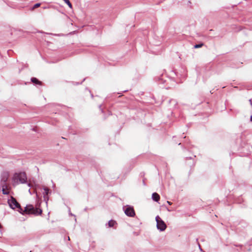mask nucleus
Masks as SVG:
<instances>
[{"instance_id": "nucleus-1", "label": "nucleus", "mask_w": 252, "mask_h": 252, "mask_svg": "<svg viewBox=\"0 0 252 252\" xmlns=\"http://www.w3.org/2000/svg\"><path fill=\"white\" fill-rule=\"evenodd\" d=\"M42 211L41 209L35 207L34 208L32 205H27L24 210H22V213L24 214H33L34 215H39L42 214Z\"/></svg>"}, {"instance_id": "nucleus-2", "label": "nucleus", "mask_w": 252, "mask_h": 252, "mask_svg": "<svg viewBox=\"0 0 252 252\" xmlns=\"http://www.w3.org/2000/svg\"><path fill=\"white\" fill-rule=\"evenodd\" d=\"M27 179L26 174L25 172H21L19 173L14 174L12 178V181L13 184L17 185L19 183H25L26 182Z\"/></svg>"}, {"instance_id": "nucleus-3", "label": "nucleus", "mask_w": 252, "mask_h": 252, "mask_svg": "<svg viewBox=\"0 0 252 252\" xmlns=\"http://www.w3.org/2000/svg\"><path fill=\"white\" fill-rule=\"evenodd\" d=\"M8 203L9 206L12 209H17L18 211H19L22 214H24V213H22V209L20 204L16 201L15 198H14L13 197L11 196V199L8 200Z\"/></svg>"}, {"instance_id": "nucleus-4", "label": "nucleus", "mask_w": 252, "mask_h": 252, "mask_svg": "<svg viewBox=\"0 0 252 252\" xmlns=\"http://www.w3.org/2000/svg\"><path fill=\"white\" fill-rule=\"evenodd\" d=\"M156 220L157 221V228L158 229L163 231L166 229V225L158 216L156 217Z\"/></svg>"}, {"instance_id": "nucleus-5", "label": "nucleus", "mask_w": 252, "mask_h": 252, "mask_svg": "<svg viewBox=\"0 0 252 252\" xmlns=\"http://www.w3.org/2000/svg\"><path fill=\"white\" fill-rule=\"evenodd\" d=\"M125 214L129 217H134L135 215V211L132 207H127L125 210Z\"/></svg>"}, {"instance_id": "nucleus-6", "label": "nucleus", "mask_w": 252, "mask_h": 252, "mask_svg": "<svg viewBox=\"0 0 252 252\" xmlns=\"http://www.w3.org/2000/svg\"><path fill=\"white\" fill-rule=\"evenodd\" d=\"M31 81L32 83L35 85H38L41 86L42 85V83L41 81L38 80L37 78L35 77H32L31 78Z\"/></svg>"}, {"instance_id": "nucleus-7", "label": "nucleus", "mask_w": 252, "mask_h": 252, "mask_svg": "<svg viewBox=\"0 0 252 252\" xmlns=\"http://www.w3.org/2000/svg\"><path fill=\"white\" fill-rule=\"evenodd\" d=\"M152 198L154 201L158 202L160 199V196L158 193L155 192L152 194Z\"/></svg>"}, {"instance_id": "nucleus-8", "label": "nucleus", "mask_w": 252, "mask_h": 252, "mask_svg": "<svg viewBox=\"0 0 252 252\" xmlns=\"http://www.w3.org/2000/svg\"><path fill=\"white\" fill-rule=\"evenodd\" d=\"M44 196L43 197H44L45 200H48V197L47 196H48V194L49 192V189L47 188H44Z\"/></svg>"}, {"instance_id": "nucleus-9", "label": "nucleus", "mask_w": 252, "mask_h": 252, "mask_svg": "<svg viewBox=\"0 0 252 252\" xmlns=\"http://www.w3.org/2000/svg\"><path fill=\"white\" fill-rule=\"evenodd\" d=\"M6 188H7V187L6 186L3 185L2 186V193L4 194H9V191L7 189H6Z\"/></svg>"}, {"instance_id": "nucleus-10", "label": "nucleus", "mask_w": 252, "mask_h": 252, "mask_svg": "<svg viewBox=\"0 0 252 252\" xmlns=\"http://www.w3.org/2000/svg\"><path fill=\"white\" fill-rule=\"evenodd\" d=\"M8 174L7 173H5L3 174L2 181H3L4 182H6L8 178Z\"/></svg>"}, {"instance_id": "nucleus-11", "label": "nucleus", "mask_w": 252, "mask_h": 252, "mask_svg": "<svg viewBox=\"0 0 252 252\" xmlns=\"http://www.w3.org/2000/svg\"><path fill=\"white\" fill-rule=\"evenodd\" d=\"M116 223V221L113 220H111L108 222V225L109 227H113Z\"/></svg>"}, {"instance_id": "nucleus-12", "label": "nucleus", "mask_w": 252, "mask_h": 252, "mask_svg": "<svg viewBox=\"0 0 252 252\" xmlns=\"http://www.w3.org/2000/svg\"><path fill=\"white\" fill-rule=\"evenodd\" d=\"M65 3H66L70 8H72V5L69 0H63Z\"/></svg>"}, {"instance_id": "nucleus-13", "label": "nucleus", "mask_w": 252, "mask_h": 252, "mask_svg": "<svg viewBox=\"0 0 252 252\" xmlns=\"http://www.w3.org/2000/svg\"><path fill=\"white\" fill-rule=\"evenodd\" d=\"M203 45H204V44H203V43H200V44H196V45L194 46V48H201V47H202Z\"/></svg>"}, {"instance_id": "nucleus-14", "label": "nucleus", "mask_w": 252, "mask_h": 252, "mask_svg": "<svg viewBox=\"0 0 252 252\" xmlns=\"http://www.w3.org/2000/svg\"><path fill=\"white\" fill-rule=\"evenodd\" d=\"M40 3H36L35 4H34V5L33 6V8H32V9H34L35 8H36L38 7H39L40 6Z\"/></svg>"}, {"instance_id": "nucleus-15", "label": "nucleus", "mask_w": 252, "mask_h": 252, "mask_svg": "<svg viewBox=\"0 0 252 252\" xmlns=\"http://www.w3.org/2000/svg\"><path fill=\"white\" fill-rule=\"evenodd\" d=\"M167 203H168V204H169V205H171V204H172V202H170V201H167Z\"/></svg>"}, {"instance_id": "nucleus-16", "label": "nucleus", "mask_w": 252, "mask_h": 252, "mask_svg": "<svg viewBox=\"0 0 252 252\" xmlns=\"http://www.w3.org/2000/svg\"><path fill=\"white\" fill-rule=\"evenodd\" d=\"M251 121L252 122V116L251 117Z\"/></svg>"}]
</instances>
